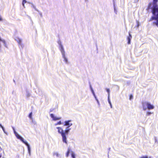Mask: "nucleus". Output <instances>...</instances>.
I'll list each match as a JSON object with an SVG mask.
<instances>
[{
    "mask_svg": "<svg viewBox=\"0 0 158 158\" xmlns=\"http://www.w3.org/2000/svg\"><path fill=\"white\" fill-rule=\"evenodd\" d=\"M158 0H153V2L149 4L147 10H151L154 16L152 17L150 21L154 20L153 23L158 27V5L157 2Z\"/></svg>",
    "mask_w": 158,
    "mask_h": 158,
    "instance_id": "f257e3e1",
    "label": "nucleus"
},
{
    "mask_svg": "<svg viewBox=\"0 0 158 158\" xmlns=\"http://www.w3.org/2000/svg\"><path fill=\"white\" fill-rule=\"evenodd\" d=\"M56 128L58 129V133L60 134L61 135L63 142L67 144V140L66 135H68L71 128H69L68 127H66L64 131L60 127H57Z\"/></svg>",
    "mask_w": 158,
    "mask_h": 158,
    "instance_id": "f03ea898",
    "label": "nucleus"
},
{
    "mask_svg": "<svg viewBox=\"0 0 158 158\" xmlns=\"http://www.w3.org/2000/svg\"><path fill=\"white\" fill-rule=\"evenodd\" d=\"M15 135L17 137V138L18 139H20L23 143L25 144L27 147L29 153V154L30 155L31 149L29 144L26 141H25L24 140V139L21 136L18 134L17 132H15Z\"/></svg>",
    "mask_w": 158,
    "mask_h": 158,
    "instance_id": "7ed1b4c3",
    "label": "nucleus"
},
{
    "mask_svg": "<svg viewBox=\"0 0 158 158\" xmlns=\"http://www.w3.org/2000/svg\"><path fill=\"white\" fill-rule=\"evenodd\" d=\"M142 105L143 110L144 111L146 110L147 109L149 110L154 108V106L153 105L147 102H143Z\"/></svg>",
    "mask_w": 158,
    "mask_h": 158,
    "instance_id": "20e7f679",
    "label": "nucleus"
},
{
    "mask_svg": "<svg viewBox=\"0 0 158 158\" xmlns=\"http://www.w3.org/2000/svg\"><path fill=\"white\" fill-rule=\"evenodd\" d=\"M59 49L62 54L64 61L66 64H68L69 62L67 58L65 56V52L63 46L61 45V47H59Z\"/></svg>",
    "mask_w": 158,
    "mask_h": 158,
    "instance_id": "39448f33",
    "label": "nucleus"
},
{
    "mask_svg": "<svg viewBox=\"0 0 158 158\" xmlns=\"http://www.w3.org/2000/svg\"><path fill=\"white\" fill-rule=\"evenodd\" d=\"M71 120H68L67 121H65L64 122V126L68 127L69 128H70V127L73 124L71 123Z\"/></svg>",
    "mask_w": 158,
    "mask_h": 158,
    "instance_id": "423d86ee",
    "label": "nucleus"
},
{
    "mask_svg": "<svg viewBox=\"0 0 158 158\" xmlns=\"http://www.w3.org/2000/svg\"><path fill=\"white\" fill-rule=\"evenodd\" d=\"M15 40L17 41L19 45L22 48H23V45L22 44V40L19 38H16Z\"/></svg>",
    "mask_w": 158,
    "mask_h": 158,
    "instance_id": "0eeeda50",
    "label": "nucleus"
},
{
    "mask_svg": "<svg viewBox=\"0 0 158 158\" xmlns=\"http://www.w3.org/2000/svg\"><path fill=\"white\" fill-rule=\"evenodd\" d=\"M51 117L53 119V120L54 121H56L57 120H59L61 118L60 117H55L54 115L53 114H50Z\"/></svg>",
    "mask_w": 158,
    "mask_h": 158,
    "instance_id": "6e6552de",
    "label": "nucleus"
},
{
    "mask_svg": "<svg viewBox=\"0 0 158 158\" xmlns=\"http://www.w3.org/2000/svg\"><path fill=\"white\" fill-rule=\"evenodd\" d=\"M129 36L127 38L128 41L127 43L128 44H130L131 43V39L132 38V36L130 33H129Z\"/></svg>",
    "mask_w": 158,
    "mask_h": 158,
    "instance_id": "1a4fd4ad",
    "label": "nucleus"
},
{
    "mask_svg": "<svg viewBox=\"0 0 158 158\" xmlns=\"http://www.w3.org/2000/svg\"><path fill=\"white\" fill-rule=\"evenodd\" d=\"M113 5H114V13L117 14V10L116 9V8L115 6V3L114 2V0H113Z\"/></svg>",
    "mask_w": 158,
    "mask_h": 158,
    "instance_id": "9d476101",
    "label": "nucleus"
},
{
    "mask_svg": "<svg viewBox=\"0 0 158 158\" xmlns=\"http://www.w3.org/2000/svg\"><path fill=\"white\" fill-rule=\"evenodd\" d=\"M71 156L72 158H75V153L73 151L71 152Z\"/></svg>",
    "mask_w": 158,
    "mask_h": 158,
    "instance_id": "9b49d317",
    "label": "nucleus"
},
{
    "mask_svg": "<svg viewBox=\"0 0 158 158\" xmlns=\"http://www.w3.org/2000/svg\"><path fill=\"white\" fill-rule=\"evenodd\" d=\"M31 95V93L28 91H27L26 93V96L27 98H29Z\"/></svg>",
    "mask_w": 158,
    "mask_h": 158,
    "instance_id": "f8f14e48",
    "label": "nucleus"
},
{
    "mask_svg": "<svg viewBox=\"0 0 158 158\" xmlns=\"http://www.w3.org/2000/svg\"><path fill=\"white\" fill-rule=\"evenodd\" d=\"M70 152V149L69 148H68V151L66 153V156L67 157H68L69 155V153Z\"/></svg>",
    "mask_w": 158,
    "mask_h": 158,
    "instance_id": "ddd939ff",
    "label": "nucleus"
},
{
    "mask_svg": "<svg viewBox=\"0 0 158 158\" xmlns=\"http://www.w3.org/2000/svg\"><path fill=\"white\" fill-rule=\"evenodd\" d=\"M91 91L94 96V97L96 99V98H97L95 94L94 91L93 89H91Z\"/></svg>",
    "mask_w": 158,
    "mask_h": 158,
    "instance_id": "4468645a",
    "label": "nucleus"
},
{
    "mask_svg": "<svg viewBox=\"0 0 158 158\" xmlns=\"http://www.w3.org/2000/svg\"><path fill=\"white\" fill-rule=\"evenodd\" d=\"M31 7L34 9L37 12H39V10L37 9L35 6L33 4H31Z\"/></svg>",
    "mask_w": 158,
    "mask_h": 158,
    "instance_id": "2eb2a0df",
    "label": "nucleus"
},
{
    "mask_svg": "<svg viewBox=\"0 0 158 158\" xmlns=\"http://www.w3.org/2000/svg\"><path fill=\"white\" fill-rule=\"evenodd\" d=\"M153 112H149V111H147L146 113V116H148L152 114H153Z\"/></svg>",
    "mask_w": 158,
    "mask_h": 158,
    "instance_id": "dca6fc26",
    "label": "nucleus"
},
{
    "mask_svg": "<svg viewBox=\"0 0 158 158\" xmlns=\"http://www.w3.org/2000/svg\"><path fill=\"white\" fill-rule=\"evenodd\" d=\"M57 43L59 45V47H61V45H63L61 43V42L60 41V40H59L58 42H57Z\"/></svg>",
    "mask_w": 158,
    "mask_h": 158,
    "instance_id": "f3484780",
    "label": "nucleus"
},
{
    "mask_svg": "<svg viewBox=\"0 0 158 158\" xmlns=\"http://www.w3.org/2000/svg\"><path fill=\"white\" fill-rule=\"evenodd\" d=\"M106 91L108 93V97L109 96H110V90L109 89H107L106 88Z\"/></svg>",
    "mask_w": 158,
    "mask_h": 158,
    "instance_id": "a211bd4d",
    "label": "nucleus"
},
{
    "mask_svg": "<svg viewBox=\"0 0 158 158\" xmlns=\"http://www.w3.org/2000/svg\"><path fill=\"white\" fill-rule=\"evenodd\" d=\"M27 1L26 0H23L22 2V5L23 6L25 7L24 3H26Z\"/></svg>",
    "mask_w": 158,
    "mask_h": 158,
    "instance_id": "6ab92c4d",
    "label": "nucleus"
},
{
    "mask_svg": "<svg viewBox=\"0 0 158 158\" xmlns=\"http://www.w3.org/2000/svg\"><path fill=\"white\" fill-rule=\"evenodd\" d=\"M54 155H56V156L57 157H59V154H58V153L57 152H55L53 153Z\"/></svg>",
    "mask_w": 158,
    "mask_h": 158,
    "instance_id": "aec40b11",
    "label": "nucleus"
},
{
    "mask_svg": "<svg viewBox=\"0 0 158 158\" xmlns=\"http://www.w3.org/2000/svg\"><path fill=\"white\" fill-rule=\"evenodd\" d=\"M61 124V121H60L58 122L57 123H55V126H56L58 125H60Z\"/></svg>",
    "mask_w": 158,
    "mask_h": 158,
    "instance_id": "412c9836",
    "label": "nucleus"
},
{
    "mask_svg": "<svg viewBox=\"0 0 158 158\" xmlns=\"http://www.w3.org/2000/svg\"><path fill=\"white\" fill-rule=\"evenodd\" d=\"M2 127H1L3 131V132L6 134H7V133L6 132V131H5V129L4 128V127H3V126H2Z\"/></svg>",
    "mask_w": 158,
    "mask_h": 158,
    "instance_id": "4be33fe9",
    "label": "nucleus"
},
{
    "mask_svg": "<svg viewBox=\"0 0 158 158\" xmlns=\"http://www.w3.org/2000/svg\"><path fill=\"white\" fill-rule=\"evenodd\" d=\"M95 99L96 100V101H97V102L98 103V106H99L100 105V104L99 102L98 99L97 98H96V99Z\"/></svg>",
    "mask_w": 158,
    "mask_h": 158,
    "instance_id": "5701e85b",
    "label": "nucleus"
},
{
    "mask_svg": "<svg viewBox=\"0 0 158 158\" xmlns=\"http://www.w3.org/2000/svg\"><path fill=\"white\" fill-rule=\"evenodd\" d=\"M32 113L31 112L29 114V117L30 118H32Z\"/></svg>",
    "mask_w": 158,
    "mask_h": 158,
    "instance_id": "b1692460",
    "label": "nucleus"
},
{
    "mask_svg": "<svg viewBox=\"0 0 158 158\" xmlns=\"http://www.w3.org/2000/svg\"><path fill=\"white\" fill-rule=\"evenodd\" d=\"M136 23L137 24V27H139V21H137V20L136 21Z\"/></svg>",
    "mask_w": 158,
    "mask_h": 158,
    "instance_id": "393cba45",
    "label": "nucleus"
},
{
    "mask_svg": "<svg viewBox=\"0 0 158 158\" xmlns=\"http://www.w3.org/2000/svg\"><path fill=\"white\" fill-rule=\"evenodd\" d=\"M108 101L109 104L111 103V102L109 96L108 97Z\"/></svg>",
    "mask_w": 158,
    "mask_h": 158,
    "instance_id": "a878e982",
    "label": "nucleus"
},
{
    "mask_svg": "<svg viewBox=\"0 0 158 158\" xmlns=\"http://www.w3.org/2000/svg\"><path fill=\"white\" fill-rule=\"evenodd\" d=\"M140 158H148L147 156H143L140 157Z\"/></svg>",
    "mask_w": 158,
    "mask_h": 158,
    "instance_id": "bb28decb",
    "label": "nucleus"
},
{
    "mask_svg": "<svg viewBox=\"0 0 158 158\" xmlns=\"http://www.w3.org/2000/svg\"><path fill=\"white\" fill-rule=\"evenodd\" d=\"M39 12V15H40L41 17H43V15H42V13L41 12H40L39 11V12Z\"/></svg>",
    "mask_w": 158,
    "mask_h": 158,
    "instance_id": "cd10ccee",
    "label": "nucleus"
},
{
    "mask_svg": "<svg viewBox=\"0 0 158 158\" xmlns=\"http://www.w3.org/2000/svg\"><path fill=\"white\" fill-rule=\"evenodd\" d=\"M12 128L13 130L14 134H15V132H16L15 131V128H14V127H12Z\"/></svg>",
    "mask_w": 158,
    "mask_h": 158,
    "instance_id": "c85d7f7f",
    "label": "nucleus"
},
{
    "mask_svg": "<svg viewBox=\"0 0 158 158\" xmlns=\"http://www.w3.org/2000/svg\"><path fill=\"white\" fill-rule=\"evenodd\" d=\"M2 42L4 44L5 46L6 47V43H5V41L4 40L2 41Z\"/></svg>",
    "mask_w": 158,
    "mask_h": 158,
    "instance_id": "c756f323",
    "label": "nucleus"
},
{
    "mask_svg": "<svg viewBox=\"0 0 158 158\" xmlns=\"http://www.w3.org/2000/svg\"><path fill=\"white\" fill-rule=\"evenodd\" d=\"M133 98V96H132V95H131L130 96V98H129L130 99V100H131V98Z\"/></svg>",
    "mask_w": 158,
    "mask_h": 158,
    "instance_id": "7c9ffc66",
    "label": "nucleus"
},
{
    "mask_svg": "<svg viewBox=\"0 0 158 158\" xmlns=\"http://www.w3.org/2000/svg\"><path fill=\"white\" fill-rule=\"evenodd\" d=\"M2 18L1 17V16L0 15V21H2Z\"/></svg>",
    "mask_w": 158,
    "mask_h": 158,
    "instance_id": "2f4dec72",
    "label": "nucleus"
},
{
    "mask_svg": "<svg viewBox=\"0 0 158 158\" xmlns=\"http://www.w3.org/2000/svg\"><path fill=\"white\" fill-rule=\"evenodd\" d=\"M155 142H156L157 141V139L156 137L155 138Z\"/></svg>",
    "mask_w": 158,
    "mask_h": 158,
    "instance_id": "473e14b6",
    "label": "nucleus"
},
{
    "mask_svg": "<svg viewBox=\"0 0 158 158\" xmlns=\"http://www.w3.org/2000/svg\"><path fill=\"white\" fill-rule=\"evenodd\" d=\"M53 110V109H50V112H52Z\"/></svg>",
    "mask_w": 158,
    "mask_h": 158,
    "instance_id": "72a5a7b5",
    "label": "nucleus"
},
{
    "mask_svg": "<svg viewBox=\"0 0 158 158\" xmlns=\"http://www.w3.org/2000/svg\"><path fill=\"white\" fill-rule=\"evenodd\" d=\"M110 106L111 108H112V105L111 103L110 104Z\"/></svg>",
    "mask_w": 158,
    "mask_h": 158,
    "instance_id": "f704fd0d",
    "label": "nucleus"
},
{
    "mask_svg": "<svg viewBox=\"0 0 158 158\" xmlns=\"http://www.w3.org/2000/svg\"><path fill=\"white\" fill-rule=\"evenodd\" d=\"M90 87L91 90V89H93V88H92L91 85H90Z\"/></svg>",
    "mask_w": 158,
    "mask_h": 158,
    "instance_id": "c9c22d12",
    "label": "nucleus"
},
{
    "mask_svg": "<svg viewBox=\"0 0 158 158\" xmlns=\"http://www.w3.org/2000/svg\"><path fill=\"white\" fill-rule=\"evenodd\" d=\"M2 156V154H0V158Z\"/></svg>",
    "mask_w": 158,
    "mask_h": 158,
    "instance_id": "e433bc0d",
    "label": "nucleus"
},
{
    "mask_svg": "<svg viewBox=\"0 0 158 158\" xmlns=\"http://www.w3.org/2000/svg\"><path fill=\"white\" fill-rule=\"evenodd\" d=\"M2 126L1 124L0 123V127H2Z\"/></svg>",
    "mask_w": 158,
    "mask_h": 158,
    "instance_id": "4c0bfd02",
    "label": "nucleus"
},
{
    "mask_svg": "<svg viewBox=\"0 0 158 158\" xmlns=\"http://www.w3.org/2000/svg\"><path fill=\"white\" fill-rule=\"evenodd\" d=\"M139 0H137V1H136V2H138Z\"/></svg>",
    "mask_w": 158,
    "mask_h": 158,
    "instance_id": "58836bf2",
    "label": "nucleus"
},
{
    "mask_svg": "<svg viewBox=\"0 0 158 158\" xmlns=\"http://www.w3.org/2000/svg\"><path fill=\"white\" fill-rule=\"evenodd\" d=\"M0 149L1 150L2 149V148H1V147H0Z\"/></svg>",
    "mask_w": 158,
    "mask_h": 158,
    "instance_id": "ea45409f",
    "label": "nucleus"
},
{
    "mask_svg": "<svg viewBox=\"0 0 158 158\" xmlns=\"http://www.w3.org/2000/svg\"><path fill=\"white\" fill-rule=\"evenodd\" d=\"M85 2H86L88 0H85Z\"/></svg>",
    "mask_w": 158,
    "mask_h": 158,
    "instance_id": "a19ab883",
    "label": "nucleus"
}]
</instances>
